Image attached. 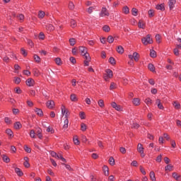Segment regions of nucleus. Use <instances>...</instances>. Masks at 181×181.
<instances>
[{"label":"nucleus","instance_id":"c03bdc74","mask_svg":"<svg viewBox=\"0 0 181 181\" xmlns=\"http://www.w3.org/2000/svg\"><path fill=\"white\" fill-rule=\"evenodd\" d=\"M30 136H31V138H36V133H35V130L30 131Z\"/></svg>","mask_w":181,"mask_h":181},{"label":"nucleus","instance_id":"b1692460","mask_svg":"<svg viewBox=\"0 0 181 181\" xmlns=\"http://www.w3.org/2000/svg\"><path fill=\"white\" fill-rule=\"evenodd\" d=\"M144 103L147 105H152V100L151 98H147L144 100Z\"/></svg>","mask_w":181,"mask_h":181},{"label":"nucleus","instance_id":"473e14b6","mask_svg":"<svg viewBox=\"0 0 181 181\" xmlns=\"http://www.w3.org/2000/svg\"><path fill=\"white\" fill-rule=\"evenodd\" d=\"M109 163L110 165H111L112 166H114V165H115V160H114V158L110 157L109 159Z\"/></svg>","mask_w":181,"mask_h":181},{"label":"nucleus","instance_id":"412c9836","mask_svg":"<svg viewBox=\"0 0 181 181\" xmlns=\"http://www.w3.org/2000/svg\"><path fill=\"white\" fill-rule=\"evenodd\" d=\"M173 105L175 108V110H180V103L175 101L173 102Z\"/></svg>","mask_w":181,"mask_h":181},{"label":"nucleus","instance_id":"1a4fd4ad","mask_svg":"<svg viewBox=\"0 0 181 181\" xmlns=\"http://www.w3.org/2000/svg\"><path fill=\"white\" fill-rule=\"evenodd\" d=\"M46 105L47 108L52 109L53 107H54V102L53 100H49L47 102Z\"/></svg>","mask_w":181,"mask_h":181},{"label":"nucleus","instance_id":"052dcab7","mask_svg":"<svg viewBox=\"0 0 181 181\" xmlns=\"http://www.w3.org/2000/svg\"><path fill=\"white\" fill-rule=\"evenodd\" d=\"M69 60H70L71 63H72V64H76V58L71 57H70Z\"/></svg>","mask_w":181,"mask_h":181},{"label":"nucleus","instance_id":"423d86ee","mask_svg":"<svg viewBox=\"0 0 181 181\" xmlns=\"http://www.w3.org/2000/svg\"><path fill=\"white\" fill-rule=\"evenodd\" d=\"M100 16H110V13H108V11L105 8H103Z\"/></svg>","mask_w":181,"mask_h":181},{"label":"nucleus","instance_id":"5701e85b","mask_svg":"<svg viewBox=\"0 0 181 181\" xmlns=\"http://www.w3.org/2000/svg\"><path fill=\"white\" fill-rule=\"evenodd\" d=\"M173 177L174 179H175L177 181L180 180V175H179L177 173H173Z\"/></svg>","mask_w":181,"mask_h":181},{"label":"nucleus","instance_id":"6e6552de","mask_svg":"<svg viewBox=\"0 0 181 181\" xmlns=\"http://www.w3.org/2000/svg\"><path fill=\"white\" fill-rule=\"evenodd\" d=\"M85 62H84V64L85 66H88V63H90V60H91V57H90V54H86V57H85Z\"/></svg>","mask_w":181,"mask_h":181},{"label":"nucleus","instance_id":"bf43d9fd","mask_svg":"<svg viewBox=\"0 0 181 181\" xmlns=\"http://www.w3.org/2000/svg\"><path fill=\"white\" fill-rule=\"evenodd\" d=\"M69 8L71 10L74 9V4L73 2H69Z\"/></svg>","mask_w":181,"mask_h":181},{"label":"nucleus","instance_id":"9b49d317","mask_svg":"<svg viewBox=\"0 0 181 181\" xmlns=\"http://www.w3.org/2000/svg\"><path fill=\"white\" fill-rule=\"evenodd\" d=\"M13 16L16 18H18V20H20L21 22H23V19H25V16L23 14H13Z\"/></svg>","mask_w":181,"mask_h":181},{"label":"nucleus","instance_id":"39448f33","mask_svg":"<svg viewBox=\"0 0 181 181\" xmlns=\"http://www.w3.org/2000/svg\"><path fill=\"white\" fill-rule=\"evenodd\" d=\"M26 84L28 86V87H33L35 86V80H33L32 78H30L27 79Z\"/></svg>","mask_w":181,"mask_h":181},{"label":"nucleus","instance_id":"4c0bfd02","mask_svg":"<svg viewBox=\"0 0 181 181\" xmlns=\"http://www.w3.org/2000/svg\"><path fill=\"white\" fill-rule=\"evenodd\" d=\"M69 43L71 46H74L76 45V39L74 38L69 39Z\"/></svg>","mask_w":181,"mask_h":181},{"label":"nucleus","instance_id":"c9c22d12","mask_svg":"<svg viewBox=\"0 0 181 181\" xmlns=\"http://www.w3.org/2000/svg\"><path fill=\"white\" fill-rule=\"evenodd\" d=\"M55 63L56 64H57L58 66H62V59L58 57L55 59Z\"/></svg>","mask_w":181,"mask_h":181},{"label":"nucleus","instance_id":"8fccbe9b","mask_svg":"<svg viewBox=\"0 0 181 181\" xmlns=\"http://www.w3.org/2000/svg\"><path fill=\"white\" fill-rule=\"evenodd\" d=\"M81 131H86V129H87V125H86V124L82 123L81 124Z\"/></svg>","mask_w":181,"mask_h":181},{"label":"nucleus","instance_id":"aec40b11","mask_svg":"<svg viewBox=\"0 0 181 181\" xmlns=\"http://www.w3.org/2000/svg\"><path fill=\"white\" fill-rule=\"evenodd\" d=\"M15 172L18 175V176H23V173L22 172V170H21L20 168H16L15 169Z\"/></svg>","mask_w":181,"mask_h":181},{"label":"nucleus","instance_id":"c756f323","mask_svg":"<svg viewBox=\"0 0 181 181\" xmlns=\"http://www.w3.org/2000/svg\"><path fill=\"white\" fill-rule=\"evenodd\" d=\"M156 9L158 11H165V6L163 4H160L156 6Z\"/></svg>","mask_w":181,"mask_h":181},{"label":"nucleus","instance_id":"cd10ccee","mask_svg":"<svg viewBox=\"0 0 181 181\" xmlns=\"http://www.w3.org/2000/svg\"><path fill=\"white\" fill-rule=\"evenodd\" d=\"M37 136L40 139H42V129H40V128L37 129Z\"/></svg>","mask_w":181,"mask_h":181},{"label":"nucleus","instance_id":"09e8293b","mask_svg":"<svg viewBox=\"0 0 181 181\" xmlns=\"http://www.w3.org/2000/svg\"><path fill=\"white\" fill-rule=\"evenodd\" d=\"M6 133L7 134V135H9L10 136H12V135H13V132H12V130L9 129L6 130Z\"/></svg>","mask_w":181,"mask_h":181},{"label":"nucleus","instance_id":"f3484780","mask_svg":"<svg viewBox=\"0 0 181 181\" xmlns=\"http://www.w3.org/2000/svg\"><path fill=\"white\" fill-rule=\"evenodd\" d=\"M138 26L140 29H144L145 28V23H144L143 21L140 20L139 21Z\"/></svg>","mask_w":181,"mask_h":181},{"label":"nucleus","instance_id":"58836bf2","mask_svg":"<svg viewBox=\"0 0 181 181\" xmlns=\"http://www.w3.org/2000/svg\"><path fill=\"white\" fill-rule=\"evenodd\" d=\"M3 160H4V162H6V163H9L11 160L9 159V157H8L6 156H4Z\"/></svg>","mask_w":181,"mask_h":181},{"label":"nucleus","instance_id":"f704fd0d","mask_svg":"<svg viewBox=\"0 0 181 181\" xmlns=\"http://www.w3.org/2000/svg\"><path fill=\"white\" fill-rule=\"evenodd\" d=\"M154 15H155V11H153V10H149L148 11L149 18H153Z\"/></svg>","mask_w":181,"mask_h":181},{"label":"nucleus","instance_id":"f8f14e48","mask_svg":"<svg viewBox=\"0 0 181 181\" xmlns=\"http://www.w3.org/2000/svg\"><path fill=\"white\" fill-rule=\"evenodd\" d=\"M132 103H133L134 105L138 106V105H139V104H141V100H139V98H136L133 99Z\"/></svg>","mask_w":181,"mask_h":181},{"label":"nucleus","instance_id":"0eeeda50","mask_svg":"<svg viewBox=\"0 0 181 181\" xmlns=\"http://www.w3.org/2000/svg\"><path fill=\"white\" fill-rule=\"evenodd\" d=\"M79 52H81L82 56H84V57H86V54H88L87 52V48L84 47H80Z\"/></svg>","mask_w":181,"mask_h":181},{"label":"nucleus","instance_id":"338daca9","mask_svg":"<svg viewBox=\"0 0 181 181\" xmlns=\"http://www.w3.org/2000/svg\"><path fill=\"white\" fill-rule=\"evenodd\" d=\"M156 162L160 163L162 162V155H160L156 158Z\"/></svg>","mask_w":181,"mask_h":181},{"label":"nucleus","instance_id":"4be33fe9","mask_svg":"<svg viewBox=\"0 0 181 181\" xmlns=\"http://www.w3.org/2000/svg\"><path fill=\"white\" fill-rule=\"evenodd\" d=\"M103 172L105 176H108L110 175V172L108 170V167L107 165L103 166Z\"/></svg>","mask_w":181,"mask_h":181},{"label":"nucleus","instance_id":"4d7b16f0","mask_svg":"<svg viewBox=\"0 0 181 181\" xmlns=\"http://www.w3.org/2000/svg\"><path fill=\"white\" fill-rule=\"evenodd\" d=\"M24 150H25V152H27L28 153H30V152H31L30 148L28 147V146H24Z\"/></svg>","mask_w":181,"mask_h":181},{"label":"nucleus","instance_id":"c85d7f7f","mask_svg":"<svg viewBox=\"0 0 181 181\" xmlns=\"http://www.w3.org/2000/svg\"><path fill=\"white\" fill-rule=\"evenodd\" d=\"M150 178L151 179L152 181H156V177H155V173L151 171L150 173Z\"/></svg>","mask_w":181,"mask_h":181},{"label":"nucleus","instance_id":"13d9d810","mask_svg":"<svg viewBox=\"0 0 181 181\" xmlns=\"http://www.w3.org/2000/svg\"><path fill=\"white\" fill-rule=\"evenodd\" d=\"M115 109L117 111H122V107H121V105H116V107H115Z\"/></svg>","mask_w":181,"mask_h":181},{"label":"nucleus","instance_id":"bb28decb","mask_svg":"<svg viewBox=\"0 0 181 181\" xmlns=\"http://www.w3.org/2000/svg\"><path fill=\"white\" fill-rule=\"evenodd\" d=\"M35 112H37V115H39L40 117H42L43 115V111H42L41 109L36 108Z\"/></svg>","mask_w":181,"mask_h":181},{"label":"nucleus","instance_id":"a878e982","mask_svg":"<svg viewBox=\"0 0 181 181\" xmlns=\"http://www.w3.org/2000/svg\"><path fill=\"white\" fill-rule=\"evenodd\" d=\"M45 11H40L39 13H38V18L40 19H43V18H45Z\"/></svg>","mask_w":181,"mask_h":181},{"label":"nucleus","instance_id":"f257e3e1","mask_svg":"<svg viewBox=\"0 0 181 181\" xmlns=\"http://www.w3.org/2000/svg\"><path fill=\"white\" fill-rule=\"evenodd\" d=\"M61 110L63 115H65V118H66L64 120L63 129H67V128H69V119H67L69 117V110L66 109V107H64V105L62 106Z\"/></svg>","mask_w":181,"mask_h":181},{"label":"nucleus","instance_id":"a18cd8bd","mask_svg":"<svg viewBox=\"0 0 181 181\" xmlns=\"http://www.w3.org/2000/svg\"><path fill=\"white\" fill-rule=\"evenodd\" d=\"M71 101H77V97L76 96V94L71 95Z\"/></svg>","mask_w":181,"mask_h":181},{"label":"nucleus","instance_id":"ea45409f","mask_svg":"<svg viewBox=\"0 0 181 181\" xmlns=\"http://www.w3.org/2000/svg\"><path fill=\"white\" fill-rule=\"evenodd\" d=\"M115 88H117V84H115V83H114V82H112L110 84V89L114 90Z\"/></svg>","mask_w":181,"mask_h":181},{"label":"nucleus","instance_id":"f03ea898","mask_svg":"<svg viewBox=\"0 0 181 181\" xmlns=\"http://www.w3.org/2000/svg\"><path fill=\"white\" fill-rule=\"evenodd\" d=\"M141 42L143 45H151V43H153V40H152V38H151V35H147L146 37H143L141 39Z\"/></svg>","mask_w":181,"mask_h":181},{"label":"nucleus","instance_id":"49530a36","mask_svg":"<svg viewBox=\"0 0 181 181\" xmlns=\"http://www.w3.org/2000/svg\"><path fill=\"white\" fill-rule=\"evenodd\" d=\"M81 119H84L86 118V113L84 112H81L79 114Z\"/></svg>","mask_w":181,"mask_h":181},{"label":"nucleus","instance_id":"5fc2aeb1","mask_svg":"<svg viewBox=\"0 0 181 181\" xmlns=\"http://www.w3.org/2000/svg\"><path fill=\"white\" fill-rule=\"evenodd\" d=\"M95 8L93 6H90L88 8V13H93V11H94Z\"/></svg>","mask_w":181,"mask_h":181},{"label":"nucleus","instance_id":"7ed1b4c3","mask_svg":"<svg viewBox=\"0 0 181 181\" xmlns=\"http://www.w3.org/2000/svg\"><path fill=\"white\" fill-rule=\"evenodd\" d=\"M137 151L139 153H141V158H145V153H144V146L142 144H139L137 145Z\"/></svg>","mask_w":181,"mask_h":181},{"label":"nucleus","instance_id":"0e129e2a","mask_svg":"<svg viewBox=\"0 0 181 181\" xmlns=\"http://www.w3.org/2000/svg\"><path fill=\"white\" fill-rule=\"evenodd\" d=\"M174 54L175 56H179V48L177 47L174 49Z\"/></svg>","mask_w":181,"mask_h":181},{"label":"nucleus","instance_id":"6ab92c4d","mask_svg":"<svg viewBox=\"0 0 181 181\" xmlns=\"http://www.w3.org/2000/svg\"><path fill=\"white\" fill-rule=\"evenodd\" d=\"M46 29H47V30L52 32V30H53L54 29V26H53V25H52V24H47Z\"/></svg>","mask_w":181,"mask_h":181},{"label":"nucleus","instance_id":"de8ad7c7","mask_svg":"<svg viewBox=\"0 0 181 181\" xmlns=\"http://www.w3.org/2000/svg\"><path fill=\"white\" fill-rule=\"evenodd\" d=\"M103 29L104 32H110V26H108V25H104L103 27Z\"/></svg>","mask_w":181,"mask_h":181},{"label":"nucleus","instance_id":"4468645a","mask_svg":"<svg viewBox=\"0 0 181 181\" xmlns=\"http://www.w3.org/2000/svg\"><path fill=\"white\" fill-rule=\"evenodd\" d=\"M116 50L119 54H122V53H124V47L121 45L118 46Z\"/></svg>","mask_w":181,"mask_h":181},{"label":"nucleus","instance_id":"9d476101","mask_svg":"<svg viewBox=\"0 0 181 181\" xmlns=\"http://www.w3.org/2000/svg\"><path fill=\"white\" fill-rule=\"evenodd\" d=\"M175 4H176V0H170L168 2V6L170 10L173 9L175 6Z\"/></svg>","mask_w":181,"mask_h":181},{"label":"nucleus","instance_id":"dca6fc26","mask_svg":"<svg viewBox=\"0 0 181 181\" xmlns=\"http://www.w3.org/2000/svg\"><path fill=\"white\" fill-rule=\"evenodd\" d=\"M133 59L134 62H138V60H139V54H138V52H134Z\"/></svg>","mask_w":181,"mask_h":181},{"label":"nucleus","instance_id":"3c124183","mask_svg":"<svg viewBox=\"0 0 181 181\" xmlns=\"http://www.w3.org/2000/svg\"><path fill=\"white\" fill-rule=\"evenodd\" d=\"M14 83L16 84H19V83H21V78L19 77L14 78Z\"/></svg>","mask_w":181,"mask_h":181},{"label":"nucleus","instance_id":"e433bc0d","mask_svg":"<svg viewBox=\"0 0 181 181\" xmlns=\"http://www.w3.org/2000/svg\"><path fill=\"white\" fill-rule=\"evenodd\" d=\"M150 56H151V57H153V58L156 57V52L155 50H151Z\"/></svg>","mask_w":181,"mask_h":181},{"label":"nucleus","instance_id":"7c9ffc66","mask_svg":"<svg viewBox=\"0 0 181 181\" xmlns=\"http://www.w3.org/2000/svg\"><path fill=\"white\" fill-rule=\"evenodd\" d=\"M98 104L99 107H100V108H104V107H105L104 100H103L101 99L99 100L98 102Z\"/></svg>","mask_w":181,"mask_h":181},{"label":"nucleus","instance_id":"79ce46f5","mask_svg":"<svg viewBox=\"0 0 181 181\" xmlns=\"http://www.w3.org/2000/svg\"><path fill=\"white\" fill-rule=\"evenodd\" d=\"M74 143L75 145H78L80 144V141H78V139L77 138V136L74 137Z\"/></svg>","mask_w":181,"mask_h":181},{"label":"nucleus","instance_id":"864d4df0","mask_svg":"<svg viewBox=\"0 0 181 181\" xmlns=\"http://www.w3.org/2000/svg\"><path fill=\"white\" fill-rule=\"evenodd\" d=\"M156 40L157 43H160V35L159 34L156 35Z\"/></svg>","mask_w":181,"mask_h":181},{"label":"nucleus","instance_id":"37998d69","mask_svg":"<svg viewBox=\"0 0 181 181\" xmlns=\"http://www.w3.org/2000/svg\"><path fill=\"white\" fill-rule=\"evenodd\" d=\"M34 60L37 62V63H40V57L36 54L34 55Z\"/></svg>","mask_w":181,"mask_h":181},{"label":"nucleus","instance_id":"2eb2a0df","mask_svg":"<svg viewBox=\"0 0 181 181\" xmlns=\"http://www.w3.org/2000/svg\"><path fill=\"white\" fill-rule=\"evenodd\" d=\"M148 69L150 70V71H152L153 73H156L155 71V66H153L152 64H148Z\"/></svg>","mask_w":181,"mask_h":181},{"label":"nucleus","instance_id":"2f4dec72","mask_svg":"<svg viewBox=\"0 0 181 181\" xmlns=\"http://www.w3.org/2000/svg\"><path fill=\"white\" fill-rule=\"evenodd\" d=\"M132 14L133 15V16H137L138 15V9L133 8L132 10Z\"/></svg>","mask_w":181,"mask_h":181},{"label":"nucleus","instance_id":"a211bd4d","mask_svg":"<svg viewBox=\"0 0 181 181\" xmlns=\"http://www.w3.org/2000/svg\"><path fill=\"white\" fill-rule=\"evenodd\" d=\"M14 128L15 129H21V128H22V124H21L19 122H16L14 123Z\"/></svg>","mask_w":181,"mask_h":181},{"label":"nucleus","instance_id":"ddd939ff","mask_svg":"<svg viewBox=\"0 0 181 181\" xmlns=\"http://www.w3.org/2000/svg\"><path fill=\"white\" fill-rule=\"evenodd\" d=\"M165 170L172 172L173 170V165H172V164H168L167 166L165 167Z\"/></svg>","mask_w":181,"mask_h":181},{"label":"nucleus","instance_id":"e2e57ef3","mask_svg":"<svg viewBox=\"0 0 181 181\" xmlns=\"http://www.w3.org/2000/svg\"><path fill=\"white\" fill-rule=\"evenodd\" d=\"M47 132H51V134H53L54 132V130H53V129H52V127H48L47 128Z\"/></svg>","mask_w":181,"mask_h":181},{"label":"nucleus","instance_id":"393cba45","mask_svg":"<svg viewBox=\"0 0 181 181\" xmlns=\"http://www.w3.org/2000/svg\"><path fill=\"white\" fill-rule=\"evenodd\" d=\"M123 13H125V15H128L129 13V8L128 6H125L123 7Z\"/></svg>","mask_w":181,"mask_h":181},{"label":"nucleus","instance_id":"69168bd1","mask_svg":"<svg viewBox=\"0 0 181 181\" xmlns=\"http://www.w3.org/2000/svg\"><path fill=\"white\" fill-rule=\"evenodd\" d=\"M39 39L43 40L45 39V34L43 33H40L39 35Z\"/></svg>","mask_w":181,"mask_h":181},{"label":"nucleus","instance_id":"603ef678","mask_svg":"<svg viewBox=\"0 0 181 181\" xmlns=\"http://www.w3.org/2000/svg\"><path fill=\"white\" fill-rule=\"evenodd\" d=\"M109 62L110 64H115V59H114V57H110L109 59Z\"/></svg>","mask_w":181,"mask_h":181},{"label":"nucleus","instance_id":"680f3d73","mask_svg":"<svg viewBox=\"0 0 181 181\" xmlns=\"http://www.w3.org/2000/svg\"><path fill=\"white\" fill-rule=\"evenodd\" d=\"M47 173H48V175H50V176H54V173H53L52 169H48L47 170Z\"/></svg>","mask_w":181,"mask_h":181},{"label":"nucleus","instance_id":"774afa93","mask_svg":"<svg viewBox=\"0 0 181 181\" xmlns=\"http://www.w3.org/2000/svg\"><path fill=\"white\" fill-rule=\"evenodd\" d=\"M175 122H176V125L178 126L179 128H181V121L179 119H177Z\"/></svg>","mask_w":181,"mask_h":181},{"label":"nucleus","instance_id":"20e7f679","mask_svg":"<svg viewBox=\"0 0 181 181\" xmlns=\"http://www.w3.org/2000/svg\"><path fill=\"white\" fill-rule=\"evenodd\" d=\"M106 74L107 75L104 76V79L105 80V81H108V78H112L113 76L112 71H111V69H107Z\"/></svg>","mask_w":181,"mask_h":181},{"label":"nucleus","instance_id":"a19ab883","mask_svg":"<svg viewBox=\"0 0 181 181\" xmlns=\"http://www.w3.org/2000/svg\"><path fill=\"white\" fill-rule=\"evenodd\" d=\"M77 26V23L74 20L71 21V28H76Z\"/></svg>","mask_w":181,"mask_h":181},{"label":"nucleus","instance_id":"72a5a7b5","mask_svg":"<svg viewBox=\"0 0 181 181\" xmlns=\"http://www.w3.org/2000/svg\"><path fill=\"white\" fill-rule=\"evenodd\" d=\"M107 42H108V43H113V42H114V37L112 35H109L107 37Z\"/></svg>","mask_w":181,"mask_h":181},{"label":"nucleus","instance_id":"6e6d98bb","mask_svg":"<svg viewBox=\"0 0 181 181\" xmlns=\"http://www.w3.org/2000/svg\"><path fill=\"white\" fill-rule=\"evenodd\" d=\"M33 72H34V76H36L37 77V76H40V72L37 69H35L33 70Z\"/></svg>","mask_w":181,"mask_h":181}]
</instances>
